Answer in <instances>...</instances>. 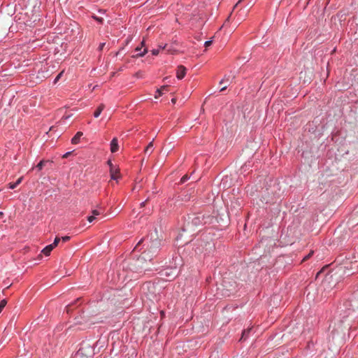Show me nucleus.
Listing matches in <instances>:
<instances>
[{"instance_id": "a878e982", "label": "nucleus", "mask_w": 358, "mask_h": 358, "mask_svg": "<svg viewBox=\"0 0 358 358\" xmlns=\"http://www.w3.org/2000/svg\"><path fill=\"white\" fill-rule=\"evenodd\" d=\"M22 179H23V177H20V178H19L17 180V181L15 182V184H16L17 185H20V184L22 182Z\"/></svg>"}, {"instance_id": "4be33fe9", "label": "nucleus", "mask_w": 358, "mask_h": 358, "mask_svg": "<svg viewBox=\"0 0 358 358\" xmlns=\"http://www.w3.org/2000/svg\"><path fill=\"white\" fill-rule=\"evenodd\" d=\"M313 254V251H311L307 256H306L303 259V261H306L308 259H309Z\"/></svg>"}, {"instance_id": "7c9ffc66", "label": "nucleus", "mask_w": 358, "mask_h": 358, "mask_svg": "<svg viewBox=\"0 0 358 358\" xmlns=\"http://www.w3.org/2000/svg\"><path fill=\"white\" fill-rule=\"evenodd\" d=\"M146 201H147L142 202V203H141V207H143V206H145V204Z\"/></svg>"}, {"instance_id": "f3484780", "label": "nucleus", "mask_w": 358, "mask_h": 358, "mask_svg": "<svg viewBox=\"0 0 358 358\" xmlns=\"http://www.w3.org/2000/svg\"><path fill=\"white\" fill-rule=\"evenodd\" d=\"M162 275L169 276L171 274H168L167 271H164ZM171 275L174 277L176 275V270L171 271Z\"/></svg>"}, {"instance_id": "4468645a", "label": "nucleus", "mask_w": 358, "mask_h": 358, "mask_svg": "<svg viewBox=\"0 0 358 358\" xmlns=\"http://www.w3.org/2000/svg\"><path fill=\"white\" fill-rule=\"evenodd\" d=\"M250 329H245V330H244V331H243V333H242V337H241V340H242V339H245V338L248 336V334H249V332H250Z\"/></svg>"}, {"instance_id": "c85d7f7f", "label": "nucleus", "mask_w": 358, "mask_h": 358, "mask_svg": "<svg viewBox=\"0 0 358 358\" xmlns=\"http://www.w3.org/2000/svg\"><path fill=\"white\" fill-rule=\"evenodd\" d=\"M62 74V72H61L60 73H59V74L57 75V77H56V78H55V82H57V81L60 78V77H61Z\"/></svg>"}, {"instance_id": "9b49d317", "label": "nucleus", "mask_w": 358, "mask_h": 358, "mask_svg": "<svg viewBox=\"0 0 358 358\" xmlns=\"http://www.w3.org/2000/svg\"><path fill=\"white\" fill-rule=\"evenodd\" d=\"M48 162V161H45V160H42L36 166V168L41 171L43 167L45 165V164H47Z\"/></svg>"}, {"instance_id": "7ed1b4c3", "label": "nucleus", "mask_w": 358, "mask_h": 358, "mask_svg": "<svg viewBox=\"0 0 358 358\" xmlns=\"http://www.w3.org/2000/svg\"><path fill=\"white\" fill-rule=\"evenodd\" d=\"M186 73V68L182 65L179 66L177 69L176 76L178 79H182Z\"/></svg>"}, {"instance_id": "473e14b6", "label": "nucleus", "mask_w": 358, "mask_h": 358, "mask_svg": "<svg viewBox=\"0 0 358 358\" xmlns=\"http://www.w3.org/2000/svg\"><path fill=\"white\" fill-rule=\"evenodd\" d=\"M350 303L349 301H346V302L345 303V307H348V306H349V305H348V303Z\"/></svg>"}, {"instance_id": "e433bc0d", "label": "nucleus", "mask_w": 358, "mask_h": 358, "mask_svg": "<svg viewBox=\"0 0 358 358\" xmlns=\"http://www.w3.org/2000/svg\"><path fill=\"white\" fill-rule=\"evenodd\" d=\"M159 47H160V48H162V49H165L166 48V45H164V47H162V46H159Z\"/></svg>"}, {"instance_id": "dca6fc26", "label": "nucleus", "mask_w": 358, "mask_h": 358, "mask_svg": "<svg viewBox=\"0 0 358 358\" xmlns=\"http://www.w3.org/2000/svg\"><path fill=\"white\" fill-rule=\"evenodd\" d=\"M61 241V238H59V237H56L55 238V241L54 242L51 244L54 248L57 247L59 244V243Z\"/></svg>"}, {"instance_id": "2f4dec72", "label": "nucleus", "mask_w": 358, "mask_h": 358, "mask_svg": "<svg viewBox=\"0 0 358 358\" xmlns=\"http://www.w3.org/2000/svg\"><path fill=\"white\" fill-rule=\"evenodd\" d=\"M95 19L96 20H98L99 22H101L102 21V19L101 18H99V17H95Z\"/></svg>"}, {"instance_id": "b1692460", "label": "nucleus", "mask_w": 358, "mask_h": 358, "mask_svg": "<svg viewBox=\"0 0 358 358\" xmlns=\"http://www.w3.org/2000/svg\"><path fill=\"white\" fill-rule=\"evenodd\" d=\"M159 52V50L158 49H154L152 50V54L153 55H157Z\"/></svg>"}, {"instance_id": "393cba45", "label": "nucleus", "mask_w": 358, "mask_h": 358, "mask_svg": "<svg viewBox=\"0 0 358 358\" xmlns=\"http://www.w3.org/2000/svg\"><path fill=\"white\" fill-rule=\"evenodd\" d=\"M211 44H212V41H206V42H205L204 45H205V47H206V48H208V47H209Z\"/></svg>"}, {"instance_id": "f704fd0d", "label": "nucleus", "mask_w": 358, "mask_h": 358, "mask_svg": "<svg viewBox=\"0 0 358 358\" xmlns=\"http://www.w3.org/2000/svg\"><path fill=\"white\" fill-rule=\"evenodd\" d=\"M69 155H70V152H67V153H66V154L64 155V157H66L67 156H69Z\"/></svg>"}, {"instance_id": "1a4fd4ad", "label": "nucleus", "mask_w": 358, "mask_h": 358, "mask_svg": "<svg viewBox=\"0 0 358 358\" xmlns=\"http://www.w3.org/2000/svg\"><path fill=\"white\" fill-rule=\"evenodd\" d=\"M55 248L50 244V245H47L45 248L43 249L42 250V252L45 255V256H48L50 255L51 251L54 249Z\"/></svg>"}, {"instance_id": "4c0bfd02", "label": "nucleus", "mask_w": 358, "mask_h": 358, "mask_svg": "<svg viewBox=\"0 0 358 358\" xmlns=\"http://www.w3.org/2000/svg\"><path fill=\"white\" fill-rule=\"evenodd\" d=\"M171 101L173 103H175V101H176L175 99H173Z\"/></svg>"}, {"instance_id": "72a5a7b5", "label": "nucleus", "mask_w": 358, "mask_h": 358, "mask_svg": "<svg viewBox=\"0 0 358 358\" xmlns=\"http://www.w3.org/2000/svg\"><path fill=\"white\" fill-rule=\"evenodd\" d=\"M3 216V213L0 211V218H1Z\"/></svg>"}, {"instance_id": "aec40b11", "label": "nucleus", "mask_w": 358, "mask_h": 358, "mask_svg": "<svg viewBox=\"0 0 358 358\" xmlns=\"http://www.w3.org/2000/svg\"><path fill=\"white\" fill-rule=\"evenodd\" d=\"M144 45H145V41H142V43H141V47H137V48L135 49V50H136V52H140V51L141 50L142 47H143V46H144Z\"/></svg>"}, {"instance_id": "0eeeda50", "label": "nucleus", "mask_w": 358, "mask_h": 358, "mask_svg": "<svg viewBox=\"0 0 358 358\" xmlns=\"http://www.w3.org/2000/svg\"><path fill=\"white\" fill-rule=\"evenodd\" d=\"M83 136V132L78 131L76 134L72 138L71 143L73 144H77L80 141V137Z\"/></svg>"}, {"instance_id": "a211bd4d", "label": "nucleus", "mask_w": 358, "mask_h": 358, "mask_svg": "<svg viewBox=\"0 0 358 358\" xmlns=\"http://www.w3.org/2000/svg\"><path fill=\"white\" fill-rule=\"evenodd\" d=\"M8 187L10 189H15L17 185L15 184V182H10L8 185Z\"/></svg>"}, {"instance_id": "6e6552de", "label": "nucleus", "mask_w": 358, "mask_h": 358, "mask_svg": "<svg viewBox=\"0 0 358 358\" xmlns=\"http://www.w3.org/2000/svg\"><path fill=\"white\" fill-rule=\"evenodd\" d=\"M105 108V106L104 104L101 103L100 104L98 108H96V110L94 111V116L95 117H98L100 114L101 113V112L103 111V110Z\"/></svg>"}, {"instance_id": "bb28decb", "label": "nucleus", "mask_w": 358, "mask_h": 358, "mask_svg": "<svg viewBox=\"0 0 358 358\" xmlns=\"http://www.w3.org/2000/svg\"><path fill=\"white\" fill-rule=\"evenodd\" d=\"M187 179H188L187 176H184L181 178L180 182H181L182 183H183V182H185Z\"/></svg>"}, {"instance_id": "58836bf2", "label": "nucleus", "mask_w": 358, "mask_h": 358, "mask_svg": "<svg viewBox=\"0 0 358 358\" xmlns=\"http://www.w3.org/2000/svg\"><path fill=\"white\" fill-rule=\"evenodd\" d=\"M69 307H70V306H68L66 307V308H67V311H69Z\"/></svg>"}, {"instance_id": "5701e85b", "label": "nucleus", "mask_w": 358, "mask_h": 358, "mask_svg": "<svg viewBox=\"0 0 358 358\" xmlns=\"http://www.w3.org/2000/svg\"><path fill=\"white\" fill-rule=\"evenodd\" d=\"M95 219H96V217H95V216H94V215L89 216V217H87V220H88L90 222H93Z\"/></svg>"}, {"instance_id": "c9c22d12", "label": "nucleus", "mask_w": 358, "mask_h": 358, "mask_svg": "<svg viewBox=\"0 0 358 358\" xmlns=\"http://www.w3.org/2000/svg\"><path fill=\"white\" fill-rule=\"evenodd\" d=\"M144 241H145V239H143V240L140 241L138 242V245L141 244V242H144Z\"/></svg>"}, {"instance_id": "f8f14e48", "label": "nucleus", "mask_w": 358, "mask_h": 358, "mask_svg": "<svg viewBox=\"0 0 358 358\" xmlns=\"http://www.w3.org/2000/svg\"><path fill=\"white\" fill-rule=\"evenodd\" d=\"M228 82H229V79L225 80V78H224V79H222V80L220 82V85H222V84H224V83L227 84V83H228ZM227 85H225V86H223V87L221 88L220 91H224V90H225L227 89Z\"/></svg>"}, {"instance_id": "f257e3e1", "label": "nucleus", "mask_w": 358, "mask_h": 358, "mask_svg": "<svg viewBox=\"0 0 358 358\" xmlns=\"http://www.w3.org/2000/svg\"><path fill=\"white\" fill-rule=\"evenodd\" d=\"M160 245L161 240L158 238L151 239L149 243H148L147 250L143 252L137 259L138 266L144 268L145 266L143 265V261H151L153 257L157 255Z\"/></svg>"}, {"instance_id": "f03ea898", "label": "nucleus", "mask_w": 358, "mask_h": 358, "mask_svg": "<svg viewBox=\"0 0 358 358\" xmlns=\"http://www.w3.org/2000/svg\"><path fill=\"white\" fill-rule=\"evenodd\" d=\"M94 354L92 345L87 341H83L76 352L74 358H92Z\"/></svg>"}, {"instance_id": "cd10ccee", "label": "nucleus", "mask_w": 358, "mask_h": 358, "mask_svg": "<svg viewBox=\"0 0 358 358\" xmlns=\"http://www.w3.org/2000/svg\"><path fill=\"white\" fill-rule=\"evenodd\" d=\"M105 45H106V43H100L99 47V49L100 50H103V47L105 46Z\"/></svg>"}, {"instance_id": "c756f323", "label": "nucleus", "mask_w": 358, "mask_h": 358, "mask_svg": "<svg viewBox=\"0 0 358 358\" xmlns=\"http://www.w3.org/2000/svg\"><path fill=\"white\" fill-rule=\"evenodd\" d=\"M241 1H242V0H239V1L236 3V4L234 6L233 10H235V8L238 6V5L241 3Z\"/></svg>"}, {"instance_id": "423d86ee", "label": "nucleus", "mask_w": 358, "mask_h": 358, "mask_svg": "<svg viewBox=\"0 0 358 358\" xmlns=\"http://www.w3.org/2000/svg\"><path fill=\"white\" fill-rule=\"evenodd\" d=\"M153 141L154 140H152L147 146L146 148H145V150H144V152L145 155H151L154 150V148H153Z\"/></svg>"}, {"instance_id": "20e7f679", "label": "nucleus", "mask_w": 358, "mask_h": 358, "mask_svg": "<svg viewBox=\"0 0 358 358\" xmlns=\"http://www.w3.org/2000/svg\"><path fill=\"white\" fill-rule=\"evenodd\" d=\"M108 164L110 166V173L111 179H117L120 177L119 172L117 171H114L113 164L111 163L110 161H108Z\"/></svg>"}, {"instance_id": "412c9836", "label": "nucleus", "mask_w": 358, "mask_h": 358, "mask_svg": "<svg viewBox=\"0 0 358 358\" xmlns=\"http://www.w3.org/2000/svg\"><path fill=\"white\" fill-rule=\"evenodd\" d=\"M92 214H93L92 215L96 216V215H100L101 212L99 210H92Z\"/></svg>"}, {"instance_id": "9d476101", "label": "nucleus", "mask_w": 358, "mask_h": 358, "mask_svg": "<svg viewBox=\"0 0 358 358\" xmlns=\"http://www.w3.org/2000/svg\"><path fill=\"white\" fill-rule=\"evenodd\" d=\"M167 89H168L167 85H164V86L161 87L159 89H158L157 90V94L155 95V98L157 99L158 97L162 96L163 94V92L165 90H167Z\"/></svg>"}, {"instance_id": "2eb2a0df", "label": "nucleus", "mask_w": 358, "mask_h": 358, "mask_svg": "<svg viewBox=\"0 0 358 358\" xmlns=\"http://www.w3.org/2000/svg\"><path fill=\"white\" fill-rule=\"evenodd\" d=\"M147 52H148L147 48H145L143 52H140L136 55H134L133 57H143V56H144L147 53Z\"/></svg>"}, {"instance_id": "ddd939ff", "label": "nucleus", "mask_w": 358, "mask_h": 358, "mask_svg": "<svg viewBox=\"0 0 358 358\" xmlns=\"http://www.w3.org/2000/svg\"><path fill=\"white\" fill-rule=\"evenodd\" d=\"M6 304H7V301L6 299H3L0 301V313L2 311V310L6 306Z\"/></svg>"}, {"instance_id": "6ab92c4d", "label": "nucleus", "mask_w": 358, "mask_h": 358, "mask_svg": "<svg viewBox=\"0 0 358 358\" xmlns=\"http://www.w3.org/2000/svg\"><path fill=\"white\" fill-rule=\"evenodd\" d=\"M70 238H70V236H63V237L62 238V242L65 243V242L69 241L70 240Z\"/></svg>"}, {"instance_id": "39448f33", "label": "nucleus", "mask_w": 358, "mask_h": 358, "mask_svg": "<svg viewBox=\"0 0 358 358\" xmlns=\"http://www.w3.org/2000/svg\"><path fill=\"white\" fill-rule=\"evenodd\" d=\"M118 148L117 138H114L110 142V151L111 152L115 153L118 150Z\"/></svg>"}]
</instances>
